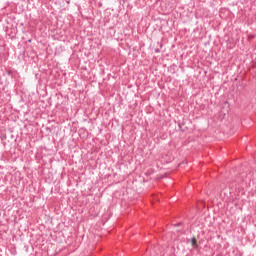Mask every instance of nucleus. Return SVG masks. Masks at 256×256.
Wrapping results in <instances>:
<instances>
[{
	"label": "nucleus",
	"mask_w": 256,
	"mask_h": 256,
	"mask_svg": "<svg viewBox=\"0 0 256 256\" xmlns=\"http://www.w3.org/2000/svg\"><path fill=\"white\" fill-rule=\"evenodd\" d=\"M191 245L192 247H194V249H197L199 247L197 245V239H195V237L191 239Z\"/></svg>",
	"instance_id": "f257e3e1"
},
{
	"label": "nucleus",
	"mask_w": 256,
	"mask_h": 256,
	"mask_svg": "<svg viewBox=\"0 0 256 256\" xmlns=\"http://www.w3.org/2000/svg\"><path fill=\"white\" fill-rule=\"evenodd\" d=\"M181 223L176 224V227H180Z\"/></svg>",
	"instance_id": "f03ea898"
},
{
	"label": "nucleus",
	"mask_w": 256,
	"mask_h": 256,
	"mask_svg": "<svg viewBox=\"0 0 256 256\" xmlns=\"http://www.w3.org/2000/svg\"><path fill=\"white\" fill-rule=\"evenodd\" d=\"M156 53H159V49L156 50Z\"/></svg>",
	"instance_id": "7ed1b4c3"
}]
</instances>
